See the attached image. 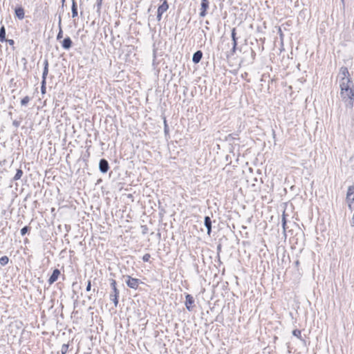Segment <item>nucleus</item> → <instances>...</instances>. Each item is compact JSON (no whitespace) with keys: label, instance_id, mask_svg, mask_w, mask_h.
Wrapping results in <instances>:
<instances>
[{"label":"nucleus","instance_id":"f257e3e1","mask_svg":"<svg viewBox=\"0 0 354 354\" xmlns=\"http://www.w3.org/2000/svg\"><path fill=\"white\" fill-rule=\"evenodd\" d=\"M340 97L346 109H352L354 104V84L353 81L339 82Z\"/></svg>","mask_w":354,"mask_h":354},{"label":"nucleus","instance_id":"f03ea898","mask_svg":"<svg viewBox=\"0 0 354 354\" xmlns=\"http://www.w3.org/2000/svg\"><path fill=\"white\" fill-rule=\"evenodd\" d=\"M111 287L112 288V292L110 294V299L113 301L116 307L118 304L119 290L117 288L115 279H111Z\"/></svg>","mask_w":354,"mask_h":354},{"label":"nucleus","instance_id":"7ed1b4c3","mask_svg":"<svg viewBox=\"0 0 354 354\" xmlns=\"http://www.w3.org/2000/svg\"><path fill=\"white\" fill-rule=\"evenodd\" d=\"M346 200L349 209H354V186H350L348 188Z\"/></svg>","mask_w":354,"mask_h":354},{"label":"nucleus","instance_id":"20e7f679","mask_svg":"<svg viewBox=\"0 0 354 354\" xmlns=\"http://www.w3.org/2000/svg\"><path fill=\"white\" fill-rule=\"evenodd\" d=\"M126 283L130 288L136 290L139 287V285L142 283L138 279L133 278L131 276H126Z\"/></svg>","mask_w":354,"mask_h":354},{"label":"nucleus","instance_id":"39448f33","mask_svg":"<svg viewBox=\"0 0 354 354\" xmlns=\"http://www.w3.org/2000/svg\"><path fill=\"white\" fill-rule=\"evenodd\" d=\"M340 80L339 82H342L343 80L352 81L349 71L346 67H342L339 71Z\"/></svg>","mask_w":354,"mask_h":354},{"label":"nucleus","instance_id":"423d86ee","mask_svg":"<svg viewBox=\"0 0 354 354\" xmlns=\"http://www.w3.org/2000/svg\"><path fill=\"white\" fill-rule=\"evenodd\" d=\"M209 8V1L208 0H201V7L200 16L201 17H204L207 15V10Z\"/></svg>","mask_w":354,"mask_h":354},{"label":"nucleus","instance_id":"0eeeda50","mask_svg":"<svg viewBox=\"0 0 354 354\" xmlns=\"http://www.w3.org/2000/svg\"><path fill=\"white\" fill-rule=\"evenodd\" d=\"M185 299H186L185 306H186L187 309L189 311L192 310V309H193V304L194 303V297L191 295L187 294L186 295V297H185Z\"/></svg>","mask_w":354,"mask_h":354},{"label":"nucleus","instance_id":"6e6552de","mask_svg":"<svg viewBox=\"0 0 354 354\" xmlns=\"http://www.w3.org/2000/svg\"><path fill=\"white\" fill-rule=\"evenodd\" d=\"M99 169L101 172L106 173L109 169L108 161L105 159H101L99 163Z\"/></svg>","mask_w":354,"mask_h":354},{"label":"nucleus","instance_id":"1a4fd4ad","mask_svg":"<svg viewBox=\"0 0 354 354\" xmlns=\"http://www.w3.org/2000/svg\"><path fill=\"white\" fill-rule=\"evenodd\" d=\"M60 271L58 269H55L48 279V283L51 285L55 283L57 280Z\"/></svg>","mask_w":354,"mask_h":354},{"label":"nucleus","instance_id":"9d476101","mask_svg":"<svg viewBox=\"0 0 354 354\" xmlns=\"http://www.w3.org/2000/svg\"><path fill=\"white\" fill-rule=\"evenodd\" d=\"M15 16L19 19L22 20L25 17L24 9L22 7H18L15 10Z\"/></svg>","mask_w":354,"mask_h":354},{"label":"nucleus","instance_id":"9b49d317","mask_svg":"<svg viewBox=\"0 0 354 354\" xmlns=\"http://www.w3.org/2000/svg\"><path fill=\"white\" fill-rule=\"evenodd\" d=\"M72 40L69 37H66L62 43V46L66 50H68L72 46Z\"/></svg>","mask_w":354,"mask_h":354},{"label":"nucleus","instance_id":"f8f14e48","mask_svg":"<svg viewBox=\"0 0 354 354\" xmlns=\"http://www.w3.org/2000/svg\"><path fill=\"white\" fill-rule=\"evenodd\" d=\"M48 73V61L47 59H45L44 61V71L42 73V80H44V82H46V77Z\"/></svg>","mask_w":354,"mask_h":354},{"label":"nucleus","instance_id":"ddd939ff","mask_svg":"<svg viewBox=\"0 0 354 354\" xmlns=\"http://www.w3.org/2000/svg\"><path fill=\"white\" fill-rule=\"evenodd\" d=\"M203 57V53L201 50H198L194 53L192 57V62L195 64L200 62Z\"/></svg>","mask_w":354,"mask_h":354},{"label":"nucleus","instance_id":"4468645a","mask_svg":"<svg viewBox=\"0 0 354 354\" xmlns=\"http://www.w3.org/2000/svg\"><path fill=\"white\" fill-rule=\"evenodd\" d=\"M205 225L207 230V234L209 235L212 231V221L209 216L205 217Z\"/></svg>","mask_w":354,"mask_h":354},{"label":"nucleus","instance_id":"2eb2a0df","mask_svg":"<svg viewBox=\"0 0 354 354\" xmlns=\"http://www.w3.org/2000/svg\"><path fill=\"white\" fill-rule=\"evenodd\" d=\"M169 8V5L166 0L163 1V3L158 7V12L163 14Z\"/></svg>","mask_w":354,"mask_h":354},{"label":"nucleus","instance_id":"dca6fc26","mask_svg":"<svg viewBox=\"0 0 354 354\" xmlns=\"http://www.w3.org/2000/svg\"><path fill=\"white\" fill-rule=\"evenodd\" d=\"M71 10H72V17L73 18L76 17L77 16V15H78V12H77V4H76V2H75V0L72 1V8H71Z\"/></svg>","mask_w":354,"mask_h":354},{"label":"nucleus","instance_id":"f3484780","mask_svg":"<svg viewBox=\"0 0 354 354\" xmlns=\"http://www.w3.org/2000/svg\"><path fill=\"white\" fill-rule=\"evenodd\" d=\"M58 26H59V32L57 35V39L59 40L60 39H62L63 37V31H62V18L61 17L59 16V22H58Z\"/></svg>","mask_w":354,"mask_h":354},{"label":"nucleus","instance_id":"a211bd4d","mask_svg":"<svg viewBox=\"0 0 354 354\" xmlns=\"http://www.w3.org/2000/svg\"><path fill=\"white\" fill-rule=\"evenodd\" d=\"M4 41H6V29L3 26L0 28V41L3 42Z\"/></svg>","mask_w":354,"mask_h":354},{"label":"nucleus","instance_id":"6ab92c4d","mask_svg":"<svg viewBox=\"0 0 354 354\" xmlns=\"http://www.w3.org/2000/svg\"><path fill=\"white\" fill-rule=\"evenodd\" d=\"M22 175H23V171L21 169H18L17 170V172H16L15 176L13 177V180H19L21 178Z\"/></svg>","mask_w":354,"mask_h":354},{"label":"nucleus","instance_id":"aec40b11","mask_svg":"<svg viewBox=\"0 0 354 354\" xmlns=\"http://www.w3.org/2000/svg\"><path fill=\"white\" fill-rule=\"evenodd\" d=\"M9 259L7 256H3L0 258V265L4 266L8 264Z\"/></svg>","mask_w":354,"mask_h":354},{"label":"nucleus","instance_id":"412c9836","mask_svg":"<svg viewBox=\"0 0 354 354\" xmlns=\"http://www.w3.org/2000/svg\"><path fill=\"white\" fill-rule=\"evenodd\" d=\"M292 335H293L294 336L297 337V338H299V339H301V340H302V341L305 342V341H304V339H303L301 338V331L300 330H299V329H295V330H294L292 331Z\"/></svg>","mask_w":354,"mask_h":354},{"label":"nucleus","instance_id":"4be33fe9","mask_svg":"<svg viewBox=\"0 0 354 354\" xmlns=\"http://www.w3.org/2000/svg\"><path fill=\"white\" fill-rule=\"evenodd\" d=\"M236 28H234L232 30L231 36H232V39L233 44H238L237 43V37H236Z\"/></svg>","mask_w":354,"mask_h":354},{"label":"nucleus","instance_id":"5701e85b","mask_svg":"<svg viewBox=\"0 0 354 354\" xmlns=\"http://www.w3.org/2000/svg\"><path fill=\"white\" fill-rule=\"evenodd\" d=\"M68 344H64L61 348V354H66L68 350Z\"/></svg>","mask_w":354,"mask_h":354},{"label":"nucleus","instance_id":"b1692460","mask_svg":"<svg viewBox=\"0 0 354 354\" xmlns=\"http://www.w3.org/2000/svg\"><path fill=\"white\" fill-rule=\"evenodd\" d=\"M30 98L28 96L24 97L21 101V104L22 106H26L27 104L30 102Z\"/></svg>","mask_w":354,"mask_h":354},{"label":"nucleus","instance_id":"393cba45","mask_svg":"<svg viewBox=\"0 0 354 354\" xmlns=\"http://www.w3.org/2000/svg\"><path fill=\"white\" fill-rule=\"evenodd\" d=\"M46 82H44V80H42L41 86V93H43V94H44L46 93Z\"/></svg>","mask_w":354,"mask_h":354},{"label":"nucleus","instance_id":"a878e982","mask_svg":"<svg viewBox=\"0 0 354 354\" xmlns=\"http://www.w3.org/2000/svg\"><path fill=\"white\" fill-rule=\"evenodd\" d=\"M28 230H30V227H28V226L24 227L21 230V236H24L28 232Z\"/></svg>","mask_w":354,"mask_h":354},{"label":"nucleus","instance_id":"bb28decb","mask_svg":"<svg viewBox=\"0 0 354 354\" xmlns=\"http://www.w3.org/2000/svg\"><path fill=\"white\" fill-rule=\"evenodd\" d=\"M150 258H151V255H150V254L147 253V254H145L142 257V260H143V261H145V262H148V261H149Z\"/></svg>","mask_w":354,"mask_h":354},{"label":"nucleus","instance_id":"cd10ccee","mask_svg":"<svg viewBox=\"0 0 354 354\" xmlns=\"http://www.w3.org/2000/svg\"><path fill=\"white\" fill-rule=\"evenodd\" d=\"M233 44V45H232V50H231V53H232V55H234V54L235 53L236 50V48H237V44Z\"/></svg>","mask_w":354,"mask_h":354},{"label":"nucleus","instance_id":"c85d7f7f","mask_svg":"<svg viewBox=\"0 0 354 354\" xmlns=\"http://www.w3.org/2000/svg\"><path fill=\"white\" fill-rule=\"evenodd\" d=\"M283 232L285 236H286V223H282Z\"/></svg>","mask_w":354,"mask_h":354},{"label":"nucleus","instance_id":"c756f323","mask_svg":"<svg viewBox=\"0 0 354 354\" xmlns=\"http://www.w3.org/2000/svg\"><path fill=\"white\" fill-rule=\"evenodd\" d=\"M102 3V0H97L96 1V5L97 7V10H100L101 8Z\"/></svg>","mask_w":354,"mask_h":354},{"label":"nucleus","instance_id":"7c9ffc66","mask_svg":"<svg viewBox=\"0 0 354 354\" xmlns=\"http://www.w3.org/2000/svg\"><path fill=\"white\" fill-rule=\"evenodd\" d=\"M91 281H88V283H87V286H86V291H90L91 290Z\"/></svg>","mask_w":354,"mask_h":354},{"label":"nucleus","instance_id":"2f4dec72","mask_svg":"<svg viewBox=\"0 0 354 354\" xmlns=\"http://www.w3.org/2000/svg\"><path fill=\"white\" fill-rule=\"evenodd\" d=\"M162 14L157 11V20L160 21L162 19Z\"/></svg>","mask_w":354,"mask_h":354},{"label":"nucleus","instance_id":"473e14b6","mask_svg":"<svg viewBox=\"0 0 354 354\" xmlns=\"http://www.w3.org/2000/svg\"><path fill=\"white\" fill-rule=\"evenodd\" d=\"M281 222H282V223H283V222L286 223V214H285V212H283V213Z\"/></svg>","mask_w":354,"mask_h":354},{"label":"nucleus","instance_id":"72a5a7b5","mask_svg":"<svg viewBox=\"0 0 354 354\" xmlns=\"http://www.w3.org/2000/svg\"><path fill=\"white\" fill-rule=\"evenodd\" d=\"M236 136H238V134H230L229 135V137L232 138V139H235Z\"/></svg>","mask_w":354,"mask_h":354},{"label":"nucleus","instance_id":"f704fd0d","mask_svg":"<svg viewBox=\"0 0 354 354\" xmlns=\"http://www.w3.org/2000/svg\"><path fill=\"white\" fill-rule=\"evenodd\" d=\"M8 42L9 43L10 45H13L15 44V41L12 39H8Z\"/></svg>","mask_w":354,"mask_h":354},{"label":"nucleus","instance_id":"c9c22d12","mask_svg":"<svg viewBox=\"0 0 354 354\" xmlns=\"http://www.w3.org/2000/svg\"><path fill=\"white\" fill-rule=\"evenodd\" d=\"M342 3H344V0H341Z\"/></svg>","mask_w":354,"mask_h":354}]
</instances>
